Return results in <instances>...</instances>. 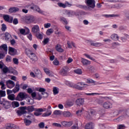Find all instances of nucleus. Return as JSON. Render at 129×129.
Here are the masks:
<instances>
[{"label": "nucleus", "mask_w": 129, "mask_h": 129, "mask_svg": "<svg viewBox=\"0 0 129 129\" xmlns=\"http://www.w3.org/2000/svg\"><path fill=\"white\" fill-rule=\"evenodd\" d=\"M29 8H30L31 10H32L33 11H35V12H37L38 13V14L44 15V11L41 10L39 7L34 4L27 5L24 6V8L22 9V12L24 14H28V10L27 9H29Z\"/></svg>", "instance_id": "obj_1"}, {"label": "nucleus", "mask_w": 129, "mask_h": 129, "mask_svg": "<svg viewBox=\"0 0 129 129\" xmlns=\"http://www.w3.org/2000/svg\"><path fill=\"white\" fill-rule=\"evenodd\" d=\"M65 84L69 86L70 87H72L73 88H76V89H78L79 90H83L84 89V87H86V86H88V85L83 82H80L77 83V85L74 84L71 82L66 81Z\"/></svg>", "instance_id": "obj_2"}, {"label": "nucleus", "mask_w": 129, "mask_h": 129, "mask_svg": "<svg viewBox=\"0 0 129 129\" xmlns=\"http://www.w3.org/2000/svg\"><path fill=\"white\" fill-rule=\"evenodd\" d=\"M27 55L32 60V61H37L38 60V57L36 56V54L32 52L30 49H27L25 50Z\"/></svg>", "instance_id": "obj_3"}, {"label": "nucleus", "mask_w": 129, "mask_h": 129, "mask_svg": "<svg viewBox=\"0 0 129 129\" xmlns=\"http://www.w3.org/2000/svg\"><path fill=\"white\" fill-rule=\"evenodd\" d=\"M28 94L26 93L20 92L17 95L16 98V100H18V101H22V100H24L25 98H27L28 97Z\"/></svg>", "instance_id": "obj_4"}, {"label": "nucleus", "mask_w": 129, "mask_h": 129, "mask_svg": "<svg viewBox=\"0 0 129 129\" xmlns=\"http://www.w3.org/2000/svg\"><path fill=\"white\" fill-rule=\"evenodd\" d=\"M88 44L91 45L92 47H97V48H99V47H101L103 46V44L101 42H94V41L92 40H89L87 41Z\"/></svg>", "instance_id": "obj_5"}, {"label": "nucleus", "mask_w": 129, "mask_h": 129, "mask_svg": "<svg viewBox=\"0 0 129 129\" xmlns=\"http://www.w3.org/2000/svg\"><path fill=\"white\" fill-rule=\"evenodd\" d=\"M0 17H3L4 20L7 23H12L14 20L13 17H11L10 15L0 14Z\"/></svg>", "instance_id": "obj_6"}, {"label": "nucleus", "mask_w": 129, "mask_h": 129, "mask_svg": "<svg viewBox=\"0 0 129 129\" xmlns=\"http://www.w3.org/2000/svg\"><path fill=\"white\" fill-rule=\"evenodd\" d=\"M85 3L89 9H94L95 8V0H85Z\"/></svg>", "instance_id": "obj_7"}, {"label": "nucleus", "mask_w": 129, "mask_h": 129, "mask_svg": "<svg viewBox=\"0 0 129 129\" xmlns=\"http://www.w3.org/2000/svg\"><path fill=\"white\" fill-rule=\"evenodd\" d=\"M0 52L7 54L8 53V45L6 44H3L0 46Z\"/></svg>", "instance_id": "obj_8"}, {"label": "nucleus", "mask_w": 129, "mask_h": 129, "mask_svg": "<svg viewBox=\"0 0 129 129\" xmlns=\"http://www.w3.org/2000/svg\"><path fill=\"white\" fill-rule=\"evenodd\" d=\"M61 126H64V127H70L72 124H73V122L72 121H62L60 122Z\"/></svg>", "instance_id": "obj_9"}, {"label": "nucleus", "mask_w": 129, "mask_h": 129, "mask_svg": "<svg viewBox=\"0 0 129 129\" xmlns=\"http://www.w3.org/2000/svg\"><path fill=\"white\" fill-rule=\"evenodd\" d=\"M6 85L8 88H14L15 87V84L14 81L9 80L6 81Z\"/></svg>", "instance_id": "obj_10"}, {"label": "nucleus", "mask_w": 129, "mask_h": 129, "mask_svg": "<svg viewBox=\"0 0 129 129\" xmlns=\"http://www.w3.org/2000/svg\"><path fill=\"white\" fill-rule=\"evenodd\" d=\"M8 51H9V53L10 55H12V56H15V55H17V53H18L17 49L11 46L9 47Z\"/></svg>", "instance_id": "obj_11"}, {"label": "nucleus", "mask_w": 129, "mask_h": 129, "mask_svg": "<svg viewBox=\"0 0 129 129\" xmlns=\"http://www.w3.org/2000/svg\"><path fill=\"white\" fill-rule=\"evenodd\" d=\"M26 108V107H21L20 109L17 110V113L18 114V115H22L23 114H25V113H27Z\"/></svg>", "instance_id": "obj_12"}, {"label": "nucleus", "mask_w": 129, "mask_h": 129, "mask_svg": "<svg viewBox=\"0 0 129 129\" xmlns=\"http://www.w3.org/2000/svg\"><path fill=\"white\" fill-rule=\"evenodd\" d=\"M32 33H34V34H38V33H40V27L39 26L37 25H34L32 28Z\"/></svg>", "instance_id": "obj_13"}, {"label": "nucleus", "mask_w": 129, "mask_h": 129, "mask_svg": "<svg viewBox=\"0 0 129 129\" xmlns=\"http://www.w3.org/2000/svg\"><path fill=\"white\" fill-rule=\"evenodd\" d=\"M81 62L84 65V66H88V65H90L91 63V62L90 60L84 58H82L81 59Z\"/></svg>", "instance_id": "obj_14"}, {"label": "nucleus", "mask_w": 129, "mask_h": 129, "mask_svg": "<svg viewBox=\"0 0 129 129\" xmlns=\"http://www.w3.org/2000/svg\"><path fill=\"white\" fill-rule=\"evenodd\" d=\"M47 111L46 113H44L42 114V116L43 117H47V116H50L51 114H52V111L50 110L49 109H51V106L49 105L47 107Z\"/></svg>", "instance_id": "obj_15"}, {"label": "nucleus", "mask_w": 129, "mask_h": 129, "mask_svg": "<svg viewBox=\"0 0 129 129\" xmlns=\"http://www.w3.org/2000/svg\"><path fill=\"white\" fill-rule=\"evenodd\" d=\"M103 107L106 109H108V108L112 107V104L109 102H105L103 104Z\"/></svg>", "instance_id": "obj_16"}, {"label": "nucleus", "mask_w": 129, "mask_h": 129, "mask_svg": "<svg viewBox=\"0 0 129 129\" xmlns=\"http://www.w3.org/2000/svg\"><path fill=\"white\" fill-rule=\"evenodd\" d=\"M35 17L33 16H27L26 18V22H27V23H34V21H35Z\"/></svg>", "instance_id": "obj_17"}, {"label": "nucleus", "mask_w": 129, "mask_h": 129, "mask_svg": "<svg viewBox=\"0 0 129 129\" xmlns=\"http://www.w3.org/2000/svg\"><path fill=\"white\" fill-rule=\"evenodd\" d=\"M1 104L3 105L5 108L8 109L10 107V105H11V103L8 101H3V102H1Z\"/></svg>", "instance_id": "obj_18"}, {"label": "nucleus", "mask_w": 129, "mask_h": 129, "mask_svg": "<svg viewBox=\"0 0 129 129\" xmlns=\"http://www.w3.org/2000/svg\"><path fill=\"white\" fill-rule=\"evenodd\" d=\"M96 114V112L94 110H91L90 113L87 116V118H91L93 116H94Z\"/></svg>", "instance_id": "obj_19"}, {"label": "nucleus", "mask_w": 129, "mask_h": 129, "mask_svg": "<svg viewBox=\"0 0 129 129\" xmlns=\"http://www.w3.org/2000/svg\"><path fill=\"white\" fill-rule=\"evenodd\" d=\"M55 50H56L57 52H59V53H62V52H64V49L62 48V46L60 44H57L56 45Z\"/></svg>", "instance_id": "obj_20"}, {"label": "nucleus", "mask_w": 129, "mask_h": 129, "mask_svg": "<svg viewBox=\"0 0 129 129\" xmlns=\"http://www.w3.org/2000/svg\"><path fill=\"white\" fill-rule=\"evenodd\" d=\"M76 103L77 105H82L84 103V99L82 98L78 99L76 101Z\"/></svg>", "instance_id": "obj_21"}, {"label": "nucleus", "mask_w": 129, "mask_h": 129, "mask_svg": "<svg viewBox=\"0 0 129 129\" xmlns=\"http://www.w3.org/2000/svg\"><path fill=\"white\" fill-rule=\"evenodd\" d=\"M67 68L64 67L60 70V74L61 75H62V76H65L67 74Z\"/></svg>", "instance_id": "obj_22"}, {"label": "nucleus", "mask_w": 129, "mask_h": 129, "mask_svg": "<svg viewBox=\"0 0 129 129\" xmlns=\"http://www.w3.org/2000/svg\"><path fill=\"white\" fill-rule=\"evenodd\" d=\"M119 38L118 35L115 33L112 34L110 36V38L113 40V41H118Z\"/></svg>", "instance_id": "obj_23"}, {"label": "nucleus", "mask_w": 129, "mask_h": 129, "mask_svg": "<svg viewBox=\"0 0 129 129\" xmlns=\"http://www.w3.org/2000/svg\"><path fill=\"white\" fill-rule=\"evenodd\" d=\"M93 126H94V124L92 122H89L86 124L85 128L86 129H93Z\"/></svg>", "instance_id": "obj_24"}, {"label": "nucleus", "mask_w": 129, "mask_h": 129, "mask_svg": "<svg viewBox=\"0 0 129 129\" xmlns=\"http://www.w3.org/2000/svg\"><path fill=\"white\" fill-rule=\"evenodd\" d=\"M62 115L64 117H70L72 114L68 111H64L62 112Z\"/></svg>", "instance_id": "obj_25"}, {"label": "nucleus", "mask_w": 129, "mask_h": 129, "mask_svg": "<svg viewBox=\"0 0 129 129\" xmlns=\"http://www.w3.org/2000/svg\"><path fill=\"white\" fill-rule=\"evenodd\" d=\"M20 9L18 7H12L9 10V13H16V12H19Z\"/></svg>", "instance_id": "obj_26"}, {"label": "nucleus", "mask_w": 129, "mask_h": 129, "mask_svg": "<svg viewBox=\"0 0 129 129\" xmlns=\"http://www.w3.org/2000/svg\"><path fill=\"white\" fill-rule=\"evenodd\" d=\"M20 91V85L19 84H16V86L13 89V92L14 93H17Z\"/></svg>", "instance_id": "obj_27"}, {"label": "nucleus", "mask_w": 129, "mask_h": 129, "mask_svg": "<svg viewBox=\"0 0 129 129\" xmlns=\"http://www.w3.org/2000/svg\"><path fill=\"white\" fill-rule=\"evenodd\" d=\"M66 14L68 16V17H72V16H74V15H75V12L73 11L67 10L66 11Z\"/></svg>", "instance_id": "obj_28"}, {"label": "nucleus", "mask_w": 129, "mask_h": 129, "mask_svg": "<svg viewBox=\"0 0 129 129\" xmlns=\"http://www.w3.org/2000/svg\"><path fill=\"white\" fill-rule=\"evenodd\" d=\"M105 17H106L107 18H113V17H116V18H119L120 17V14H111V15H105Z\"/></svg>", "instance_id": "obj_29"}, {"label": "nucleus", "mask_w": 129, "mask_h": 129, "mask_svg": "<svg viewBox=\"0 0 129 129\" xmlns=\"http://www.w3.org/2000/svg\"><path fill=\"white\" fill-rule=\"evenodd\" d=\"M12 106L14 108H16V107H19V106H20V103L19 102L13 101L12 102Z\"/></svg>", "instance_id": "obj_30"}, {"label": "nucleus", "mask_w": 129, "mask_h": 129, "mask_svg": "<svg viewBox=\"0 0 129 129\" xmlns=\"http://www.w3.org/2000/svg\"><path fill=\"white\" fill-rule=\"evenodd\" d=\"M8 98L9 99V100L14 101L16 100V95H15L14 94L8 95Z\"/></svg>", "instance_id": "obj_31"}, {"label": "nucleus", "mask_w": 129, "mask_h": 129, "mask_svg": "<svg viewBox=\"0 0 129 129\" xmlns=\"http://www.w3.org/2000/svg\"><path fill=\"white\" fill-rule=\"evenodd\" d=\"M24 122L25 125H30L32 123V120H29L27 118L24 119Z\"/></svg>", "instance_id": "obj_32"}, {"label": "nucleus", "mask_w": 129, "mask_h": 129, "mask_svg": "<svg viewBox=\"0 0 129 129\" xmlns=\"http://www.w3.org/2000/svg\"><path fill=\"white\" fill-rule=\"evenodd\" d=\"M26 110L28 111V112H32V111H34L35 110V108L34 107L30 106L28 107H26Z\"/></svg>", "instance_id": "obj_33"}, {"label": "nucleus", "mask_w": 129, "mask_h": 129, "mask_svg": "<svg viewBox=\"0 0 129 129\" xmlns=\"http://www.w3.org/2000/svg\"><path fill=\"white\" fill-rule=\"evenodd\" d=\"M74 72L76 73V74L81 75V74H82V70H81V69H77L74 70Z\"/></svg>", "instance_id": "obj_34"}, {"label": "nucleus", "mask_w": 129, "mask_h": 129, "mask_svg": "<svg viewBox=\"0 0 129 129\" xmlns=\"http://www.w3.org/2000/svg\"><path fill=\"white\" fill-rule=\"evenodd\" d=\"M84 56H85V57H86L88 59H90V60H92V61H94V62H95V61H96V60L94 58L91 57L89 54H88L87 53H84Z\"/></svg>", "instance_id": "obj_35"}, {"label": "nucleus", "mask_w": 129, "mask_h": 129, "mask_svg": "<svg viewBox=\"0 0 129 129\" xmlns=\"http://www.w3.org/2000/svg\"><path fill=\"white\" fill-rule=\"evenodd\" d=\"M53 92L54 95H56L58 94V93H59V88H58L56 87H53Z\"/></svg>", "instance_id": "obj_36"}, {"label": "nucleus", "mask_w": 129, "mask_h": 129, "mask_svg": "<svg viewBox=\"0 0 129 129\" xmlns=\"http://www.w3.org/2000/svg\"><path fill=\"white\" fill-rule=\"evenodd\" d=\"M103 101H104L103 100L102 97L101 98H97L96 99V102L97 103H98V104H102V103H103Z\"/></svg>", "instance_id": "obj_37"}, {"label": "nucleus", "mask_w": 129, "mask_h": 129, "mask_svg": "<svg viewBox=\"0 0 129 129\" xmlns=\"http://www.w3.org/2000/svg\"><path fill=\"white\" fill-rule=\"evenodd\" d=\"M53 33H54V30L52 28L48 29L46 31V35H47V36H50V35L53 34Z\"/></svg>", "instance_id": "obj_38"}, {"label": "nucleus", "mask_w": 129, "mask_h": 129, "mask_svg": "<svg viewBox=\"0 0 129 129\" xmlns=\"http://www.w3.org/2000/svg\"><path fill=\"white\" fill-rule=\"evenodd\" d=\"M0 86H1V89L5 90L6 89V85H5V82L4 81H0Z\"/></svg>", "instance_id": "obj_39"}, {"label": "nucleus", "mask_w": 129, "mask_h": 129, "mask_svg": "<svg viewBox=\"0 0 129 129\" xmlns=\"http://www.w3.org/2000/svg\"><path fill=\"white\" fill-rule=\"evenodd\" d=\"M59 21L60 22H62V23H63V24H64V25H67L68 24L67 20H66V19H65V18L64 17H60L59 19Z\"/></svg>", "instance_id": "obj_40"}, {"label": "nucleus", "mask_w": 129, "mask_h": 129, "mask_svg": "<svg viewBox=\"0 0 129 129\" xmlns=\"http://www.w3.org/2000/svg\"><path fill=\"white\" fill-rule=\"evenodd\" d=\"M87 83H93L94 85H96V82L91 79H87Z\"/></svg>", "instance_id": "obj_41"}, {"label": "nucleus", "mask_w": 129, "mask_h": 129, "mask_svg": "<svg viewBox=\"0 0 129 129\" xmlns=\"http://www.w3.org/2000/svg\"><path fill=\"white\" fill-rule=\"evenodd\" d=\"M53 114L55 115H61L62 114V111L56 110L53 112Z\"/></svg>", "instance_id": "obj_42"}, {"label": "nucleus", "mask_w": 129, "mask_h": 129, "mask_svg": "<svg viewBox=\"0 0 129 129\" xmlns=\"http://www.w3.org/2000/svg\"><path fill=\"white\" fill-rule=\"evenodd\" d=\"M49 41H50V38H44L43 41H42V43L43 44H44V45H47L48 43H49Z\"/></svg>", "instance_id": "obj_43"}, {"label": "nucleus", "mask_w": 129, "mask_h": 129, "mask_svg": "<svg viewBox=\"0 0 129 129\" xmlns=\"http://www.w3.org/2000/svg\"><path fill=\"white\" fill-rule=\"evenodd\" d=\"M36 111H37V112H43V111H46L47 110V109L46 108H38L36 109Z\"/></svg>", "instance_id": "obj_44"}, {"label": "nucleus", "mask_w": 129, "mask_h": 129, "mask_svg": "<svg viewBox=\"0 0 129 129\" xmlns=\"http://www.w3.org/2000/svg\"><path fill=\"white\" fill-rule=\"evenodd\" d=\"M36 35L37 39H39L40 40H42V39H43V36L42 34L40 33V32L36 33Z\"/></svg>", "instance_id": "obj_45"}, {"label": "nucleus", "mask_w": 129, "mask_h": 129, "mask_svg": "<svg viewBox=\"0 0 129 129\" xmlns=\"http://www.w3.org/2000/svg\"><path fill=\"white\" fill-rule=\"evenodd\" d=\"M35 99H37V100H41V99H42V95H41L39 93H37L36 94Z\"/></svg>", "instance_id": "obj_46"}, {"label": "nucleus", "mask_w": 129, "mask_h": 129, "mask_svg": "<svg viewBox=\"0 0 129 129\" xmlns=\"http://www.w3.org/2000/svg\"><path fill=\"white\" fill-rule=\"evenodd\" d=\"M19 31L21 35H26V30L24 29H19Z\"/></svg>", "instance_id": "obj_47"}, {"label": "nucleus", "mask_w": 129, "mask_h": 129, "mask_svg": "<svg viewBox=\"0 0 129 129\" xmlns=\"http://www.w3.org/2000/svg\"><path fill=\"white\" fill-rule=\"evenodd\" d=\"M83 111V109H81L80 110H79L76 112V114L79 116H81V115L82 114V112Z\"/></svg>", "instance_id": "obj_48"}, {"label": "nucleus", "mask_w": 129, "mask_h": 129, "mask_svg": "<svg viewBox=\"0 0 129 129\" xmlns=\"http://www.w3.org/2000/svg\"><path fill=\"white\" fill-rule=\"evenodd\" d=\"M124 13L127 20H129V11H124Z\"/></svg>", "instance_id": "obj_49"}, {"label": "nucleus", "mask_w": 129, "mask_h": 129, "mask_svg": "<svg viewBox=\"0 0 129 129\" xmlns=\"http://www.w3.org/2000/svg\"><path fill=\"white\" fill-rule=\"evenodd\" d=\"M38 126L40 128H44L45 127V123L41 122L38 124Z\"/></svg>", "instance_id": "obj_50"}, {"label": "nucleus", "mask_w": 129, "mask_h": 129, "mask_svg": "<svg viewBox=\"0 0 129 129\" xmlns=\"http://www.w3.org/2000/svg\"><path fill=\"white\" fill-rule=\"evenodd\" d=\"M58 7H60V8H63V9H65L66 8V5L65 4L59 3L57 4Z\"/></svg>", "instance_id": "obj_51"}, {"label": "nucleus", "mask_w": 129, "mask_h": 129, "mask_svg": "<svg viewBox=\"0 0 129 129\" xmlns=\"http://www.w3.org/2000/svg\"><path fill=\"white\" fill-rule=\"evenodd\" d=\"M7 30V26L5 24H2V31L5 32Z\"/></svg>", "instance_id": "obj_52"}, {"label": "nucleus", "mask_w": 129, "mask_h": 129, "mask_svg": "<svg viewBox=\"0 0 129 129\" xmlns=\"http://www.w3.org/2000/svg\"><path fill=\"white\" fill-rule=\"evenodd\" d=\"M52 125H53L54 126H56V127H62V125L58 123H53Z\"/></svg>", "instance_id": "obj_53"}, {"label": "nucleus", "mask_w": 129, "mask_h": 129, "mask_svg": "<svg viewBox=\"0 0 129 129\" xmlns=\"http://www.w3.org/2000/svg\"><path fill=\"white\" fill-rule=\"evenodd\" d=\"M0 95H1V97H4L6 96V91L1 90L0 91Z\"/></svg>", "instance_id": "obj_54"}, {"label": "nucleus", "mask_w": 129, "mask_h": 129, "mask_svg": "<svg viewBox=\"0 0 129 129\" xmlns=\"http://www.w3.org/2000/svg\"><path fill=\"white\" fill-rule=\"evenodd\" d=\"M13 63L15 64V65H18L19 64V59L16 58H14L13 59Z\"/></svg>", "instance_id": "obj_55"}, {"label": "nucleus", "mask_w": 129, "mask_h": 129, "mask_svg": "<svg viewBox=\"0 0 129 129\" xmlns=\"http://www.w3.org/2000/svg\"><path fill=\"white\" fill-rule=\"evenodd\" d=\"M14 124H10L6 126V129H12L14 127Z\"/></svg>", "instance_id": "obj_56"}, {"label": "nucleus", "mask_w": 129, "mask_h": 129, "mask_svg": "<svg viewBox=\"0 0 129 129\" xmlns=\"http://www.w3.org/2000/svg\"><path fill=\"white\" fill-rule=\"evenodd\" d=\"M71 129H79V127H78V124H75L73 125L72 127H71Z\"/></svg>", "instance_id": "obj_57"}, {"label": "nucleus", "mask_w": 129, "mask_h": 129, "mask_svg": "<svg viewBox=\"0 0 129 129\" xmlns=\"http://www.w3.org/2000/svg\"><path fill=\"white\" fill-rule=\"evenodd\" d=\"M46 75H48V76H49V77H53V76H54V74L52 71H49Z\"/></svg>", "instance_id": "obj_58"}, {"label": "nucleus", "mask_w": 129, "mask_h": 129, "mask_svg": "<svg viewBox=\"0 0 129 129\" xmlns=\"http://www.w3.org/2000/svg\"><path fill=\"white\" fill-rule=\"evenodd\" d=\"M37 93H36V92H34L31 93V96L32 98H33V99H35Z\"/></svg>", "instance_id": "obj_59"}, {"label": "nucleus", "mask_w": 129, "mask_h": 129, "mask_svg": "<svg viewBox=\"0 0 129 129\" xmlns=\"http://www.w3.org/2000/svg\"><path fill=\"white\" fill-rule=\"evenodd\" d=\"M44 28L45 29H48V28H50L51 27V24L50 23H45L44 25Z\"/></svg>", "instance_id": "obj_60"}, {"label": "nucleus", "mask_w": 129, "mask_h": 129, "mask_svg": "<svg viewBox=\"0 0 129 129\" xmlns=\"http://www.w3.org/2000/svg\"><path fill=\"white\" fill-rule=\"evenodd\" d=\"M5 37L6 38V39H7V40H9L11 38V34L9 33H6L5 34Z\"/></svg>", "instance_id": "obj_61"}, {"label": "nucleus", "mask_w": 129, "mask_h": 129, "mask_svg": "<svg viewBox=\"0 0 129 129\" xmlns=\"http://www.w3.org/2000/svg\"><path fill=\"white\" fill-rule=\"evenodd\" d=\"M53 64L57 66V65H59V61L57 59H54L53 61Z\"/></svg>", "instance_id": "obj_62"}, {"label": "nucleus", "mask_w": 129, "mask_h": 129, "mask_svg": "<svg viewBox=\"0 0 129 129\" xmlns=\"http://www.w3.org/2000/svg\"><path fill=\"white\" fill-rule=\"evenodd\" d=\"M7 62H11L12 61V57L10 56H7L6 57Z\"/></svg>", "instance_id": "obj_63"}, {"label": "nucleus", "mask_w": 129, "mask_h": 129, "mask_svg": "<svg viewBox=\"0 0 129 129\" xmlns=\"http://www.w3.org/2000/svg\"><path fill=\"white\" fill-rule=\"evenodd\" d=\"M124 125H119L118 126V129H124Z\"/></svg>", "instance_id": "obj_64"}]
</instances>
